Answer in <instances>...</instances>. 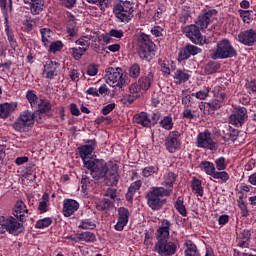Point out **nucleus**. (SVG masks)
I'll return each mask as SVG.
<instances>
[{
	"label": "nucleus",
	"instance_id": "1",
	"mask_svg": "<svg viewBox=\"0 0 256 256\" xmlns=\"http://www.w3.org/2000/svg\"><path fill=\"white\" fill-rule=\"evenodd\" d=\"M86 169L90 171L91 177L95 181H108L110 185H117L119 181V172L117 165L107 164L103 159H93L90 166H86Z\"/></svg>",
	"mask_w": 256,
	"mask_h": 256
},
{
	"label": "nucleus",
	"instance_id": "2",
	"mask_svg": "<svg viewBox=\"0 0 256 256\" xmlns=\"http://www.w3.org/2000/svg\"><path fill=\"white\" fill-rule=\"evenodd\" d=\"M170 196L171 190H165V187H152L146 194L147 205L152 211H159L165 205V200L161 198Z\"/></svg>",
	"mask_w": 256,
	"mask_h": 256
},
{
	"label": "nucleus",
	"instance_id": "3",
	"mask_svg": "<svg viewBox=\"0 0 256 256\" xmlns=\"http://www.w3.org/2000/svg\"><path fill=\"white\" fill-rule=\"evenodd\" d=\"M155 53H157V46L155 43L151 41L147 34H141L138 38V54L140 59L151 61V59L155 57Z\"/></svg>",
	"mask_w": 256,
	"mask_h": 256
},
{
	"label": "nucleus",
	"instance_id": "4",
	"mask_svg": "<svg viewBox=\"0 0 256 256\" xmlns=\"http://www.w3.org/2000/svg\"><path fill=\"white\" fill-rule=\"evenodd\" d=\"M104 79L109 85V87H113L115 89H120L123 91L125 87H127V80L125 77H123V69L117 67L113 68L110 67L106 70V74L104 76Z\"/></svg>",
	"mask_w": 256,
	"mask_h": 256
},
{
	"label": "nucleus",
	"instance_id": "5",
	"mask_svg": "<svg viewBox=\"0 0 256 256\" xmlns=\"http://www.w3.org/2000/svg\"><path fill=\"white\" fill-rule=\"evenodd\" d=\"M113 13L120 23H129L135 17V8L131 1H124L114 6Z\"/></svg>",
	"mask_w": 256,
	"mask_h": 256
},
{
	"label": "nucleus",
	"instance_id": "6",
	"mask_svg": "<svg viewBox=\"0 0 256 256\" xmlns=\"http://www.w3.org/2000/svg\"><path fill=\"white\" fill-rule=\"evenodd\" d=\"M233 57H237V50L233 48L228 39L218 42L216 49L211 54V59H231Z\"/></svg>",
	"mask_w": 256,
	"mask_h": 256
},
{
	"label": "nucleus",
	"instance_id": "7",
	"mask_svg": "<svg viewBox=\"0 0 256 256\" xmlns=\"http://www.w3.org/2000/svg\"><path fill=\"white\" fill-rule=\"evenodd\" d=\"M33 125H35V113L25 110L20 113L19 117L12 124V127L15 129V131L23 133V131H28L31 129Z\"/></svg>",
	"mask_w": 256,
	"mask_h": 256
},
{
	"label": "nucleus",
	"instance_id": "8",
	"mask_svg": "<svg viewBox=\"0 0 256 256\" xmlns=\"http://www.w3.org/2000/svg\"><path fill=\"white\" fill-rule=\"evenodd\" d=\"M6 231L12 235L21 233L23 231V224L19 223L17 218L13 216H0V233H6Z\"/></svg>",
	"mask_w": 256,
	"mask_h": 256
},
{
	"label": "nucleus",
	"instance_id": "9",
	"mask_svg": "<svg viewBox=\"0 0 256 256\" xmlns=\"http://www.w3.org/2000/svg\"><path fill=\"white\" fill-rule=\"evenodd\" d=\"M199 168L204 171L206 175H209V177H212L213 179H220L222 183H227L229 179V173L217 171V168L213 162L202 161L199 165Z\"/></svg>",
	"mask_w": 256,
	"mask_h": 256
},
{
	"label": "nucleus",
	"instance_id": "10",
	"mask_svg": "<svg viewBox=\"0 0 256 256\" xmlns=\"http://www.w3.org/2000/svg\"><path fill=\"white\" fill-rule=\"evenodd\" d=\"M96 147L97 142H95V140H88L87 144L78 147V153L82 159L84 167H91V163H93V158H91V156Z\"/></svg>",
	"mask_w": 256,
	"mask_h": 256
},
{
	"label": "nucleus",
	"instance_id": "11",
	"mask_svg": "<svg viewBox=\"0 0 256 256\" xmlns=\"http://www.w3.org/2000/svg\"><path fill=\"white\" fill-rule=\"evenodd\" d=\"M153 251L160 256H173L177 253V242L169 240L157 241Z\"/></svg>",
	"mask_w": 256,
	"mask_h": 256
},
{
	"label": "nucleus",
	"instance_id": "12",
	"mask_svg": "<svg viewBox=\"0 0 256 256\" xmlns=\"http://www.w3.org/2000/svg\"><path fill=\"white\" fill-rule=\"evenodd\" d=\"M183 34L190 39L192 43H195V45H205L207 43V39L203 37L201 34V30L197 25H188L185 26L183 29Z\"/></svg>",
	"mask_w": 256,
	"mask_h": 256
},
{
	"label": "nucleus",
	"instance_id": "13",
	"mask_svg": "<svg viewBox=\"0 0 256 256\" xmlns=\"http://www.w3.org/2000/svg\"><path fill=\"white\" fill-rule=\"evenodd\" d=\"M196 147H199L200 149H209L210 151L215 149L216 143L209 130H205L197 135Z\"/></svg>",
	"mask_w": 256,
	"mask_h": 256
},
{
	"label": "nucleus",
	"instance_id": "14",
	"mask_svg": "<svg viewBox=\"0 0 256 256\" xmlns=\"http://www.w3.org/2000/svg\"><path fill=\"white\" fill-rule=\"evenodd\" d=\"M181 133L179 131H172L169 133L168 137L165 140V148L170 153H177L181 149Z\"/></svg>",
	"mask_w": 256,
	"mask_h": 256
},
{
	"label": "nucleus",
	"instance_id": "15",
	"mask_svg": "<svg viewBox=\"0 0 256 256\" xmlns=\"http://www.w3.org/2000/svg\"><path fill=\"white\" fill-rule=\"evenodd\" d=\"M118 218L117 222L114 225L115 231H123L125 227H127V224L129 223V218L131 217V212H129V209L125 207H120L117 210Z\"/></svg>",
	"mask_w": 256,
	"mask_h": 256
},
{
	"label": "nucleus",
	"instance_id": "16",
	"mask_svg": "<svg viewBox=\"0 0 256 256\" xmlns=\"http://www.w3.org/2000/svg\"><path fill=\"white\" fill-rule=\"evenodd\" d=\"M245 119H247V108L238 107L237 110L232 115H230L229 123L234 127H243Z\"/></svg>",
	"mask_w": 256,
	"mask_h": 256
},
{
	"label": "nucleus",
	"instance_id": "17",
	"mask_svg": "<svg viewBox=\"0 0 256 256\" xmlns=\"http://www.w3.org/2000/svg\"><path fill=\"white\" fill-rule=\"evenodd\" d=\"M215 19H217V10L205 9L202 15L199 16L197 25H199L201 29H207V27H209V23H212Z\"/></svg>",
	"mask_w": 256,
	"mask_h": 256
},
{
	"label": "nucleus",
	"instance_id": "18",
	"mask_svg": "<svg viewBox=\"0 0 256 256\" xmlns=\"http://www.w3.org/2000/svg\"><path fill=\"white\" fill-rule=\"evenodd\" d=\"M238 41L243 45L251 47L256 43V30L249 29L238 34Z\"/></svg>",
	"mask_w": 256,
	"mask_h": 256
},
{
	"label": "nucleus",
	"instance_id": "19",
	"mask_svg": "<svg viewBox=\"0 0 256 256\" xmlns=\"http://www.w3.org/2000/svg\"><path fill=\"white\" fill-rule=\"evenodd\" d=\"M60 64L59 62L51 59H47L44 64L43 75L46 79H53L57 77V69H59Z\"/></svg>",
	"mask_w": 256,
	"mask_h": 256
},
{
	"label": "nucleus",
	"instance_id": "20",
	"mask_svg": "<svg viewBox=\"0 0 256 256\" xmlns=\"http://www.w3.org/2000/svg\"><path fill=\"white\" fill-rule=\"evenodd\" d=\"M76 211H79V202L73 199H64L62 210L64 217H71Z\"/></svg>",
	"mask_w": 256,
	"mask_h": 256
},
{
	"label": "nucleus",
	"instance_id": "21",
	"mask_svg": "<svg viewBox=\"0 0 256 256\" xmlns=\"http://www.w3.org/2000/svg\"><path fill=\"white\" fill-rule=\"evenodd\" d=\"M201 53V48L188 44L184 48H182L179 52V61H185L191 57V55H199Z\"/></svg>",
	"mask_w": 256,
	"mask_h": 256
},
{
	"label": "nucleus",
	"instance_id": "22",
	"mask_svg": "<svg viewBox=\"0 0 256 256\" xmlns=\"http://www.w3.org/2000/svg\"><path fill=\"white\" fill-rule=\"evenodd\" d=\"M170 231L171 222L169 220H163L161 226L157 229V241H167L169 239Z\"/></svg>",
	"mask_w": 256,
	"mask_h": 256
},
{
	"label": "nucleus",
	"instance_id": "23",
	"mask_svg": "<svg viewBox=\"0 0 256 256\" xmlns=\"http://www.w3.org/2000/svg\"><path fill=\"white\" fill-rule=\"evenodd\" d=\"M177 180V175L173 172H167L163 175L161 186L164 187L165 191H170L173 193V185H175V181Z\"/></svg>",
	"mask_w": 256,
	"mask_h": 256
},
{
	"label": "nucleus",
	"instance_id": "24",
	"mask_svg": "<svg viewBox=\"0 0 256 256\" xmlns=\"http://www.w3.org/2000/svg\"><path fill=\"white\" fill-rule=\"evenodd\" d=\"M18 105L17 102H5L0 104V119H7L11 113L17 111Z\"/></svg>",
	"mask_w": 256,
	"mask_h": 256
},
{
	"label": "nucleus",
	"instance_id": "25",
	"mask_svg": "<svg viewBox=\"0 0 256 256\" xmlns=\"http://www.w3.org/2000/svg\"><path fill=\"white\" fill-rule=\"evenodd\" d=\"M28 213L27 205H25L23 201L18 200L14 208V217L19 219V221H25V217H27Z\"/></svg>",
	"mask_w": 256,
	"mask_h": 256
},
{
	"label": "nucleus",
	"instance_id": "26",
	"mask_svg": "<svg viewBox=\"0 0 256 256\" xmlns=\"http://www.w3.org/2000/svg\"><path fill=\"white\" fill-rule=\"evenodd\" d=\"M251 239V232L249 230H242L237 234V245L240 249H247L249 247V240Z\"/></svg>",
	"mask_w": 256,
	"mask_h": 256
},
{
	"label": "nucleus",
	"instance_id": "27",
	"mask_svg": "<svg viewBox=\"0 0 256 256\" xmlns=\"http://www.w3.org/2000/svg\"><path fill=\"white\" fill-rule=\"evenodd\" d=\"M99 37L97 35H87L82 36L78 40L75 41L76 45H79L80 48L84 49V51H88L89 47L91 46V41H98Z\"/></svg>",
	"mask_w": 256,
	"mask_h": 256
},
{
	"label": "nucleus",
	"instance_id": "28",
	"mask_svg": "<svg viewBox=\"0 0 256 256\" xmlns=\"http://www.w3.org/2000/svg\"><path fill=\"white\" fill-rule=\"evenodd\" d=\"M26 5H30V12L32 15H39L43 11L45 4L43 0H23Z\"/></svg>",
	"mask_w": 256,
	"mask_h": 256
},
{
	"label": "nucleus",
	"instance_id": "29",
	"mask_svg": "<svg viewBox=\"0 0 256 256\" xmlns=\"http://www.w3.org/2000/svg\"><path fill=\"white\" fill-rule=\"evenodd\" d=\"M40 35L44 47H49L53 41V31L49 28H40Z\"/></svg>",
	"mask_w": 256,
	"mask_h": 256
},
{
	"label": "nucleus",
	"instance_id": "30",
	"mask_svg": "<svg viewBox=\"0 0 256 256\" xmlns=\"http://www.w3.org/2000/svg\"><path fill=\"white\" fill-rule=\"evenodd\" d=\"M134 123L142 125V127H151V119L145 112H140L134 116Z\"/></svg>",
	"mask_w": 256,
	"mask_h": 256
},
{
	"label": "nucleus",
	"instance_id": "31",
	"mask_svg": "<svg viewBox=\"0 0 256 256\" xmlns=\"http://www.w3.org/2000/svg\"><path fill=\"white\" fill-rule=\"evenodd\" d=\"M155 76L152 72L148 73L146 76L139 78L138 83L142 87V91H149L151 89V84Z\"/></svg>",
	"mask_w": 256,
	"mask_h": 256
},
{
	"label": "nucleus",
	"instance_id": "32",
	"mask_svg": "<svg viewBox=\"0 0 256 256\" xmlns=\"http://www.w3.org/2000/svg\"><path fill=\"white\" fill-rule=\"evenodd\" d=\"M174 79L178 85L181 83H187L188 79H191V74H189L186 70L177 69L174 72Z\"/></svg>",
	"mask_w": 256,
	"mask_h": 256
},
{
	"label": "nucleus",
	"instance_id": "33",
	"mask_svg": "<svg viewBox=\"0 0 256 256\" xmlns=\"http://www.w3.org/2000/svg\"><path fill=\"white\" fill-rule=\"evenodd\" d=\"M4 25H5V31L8 37V41L10 42L12 49H16L17 42L15 41V36L13 35V32L9 30V18L4 19Z\"/></svg>",
	"mask_w": 256,
	"mask_h": 256
},
{
	"label": "nucleus",
	"instance_id": "34",
	"mask_svg": "<svg viewBox=\"0 0 256 256\" xmlns=\"http://www.w3.org/2000/svg\"><path fill=\"white\" fill-rule=\"evenodd\" d=\"M78 241H84L85 243H95L97 241V237L92 232H82L78 234Z\"/></svg>",
	"mask_w": 256,
	"mask_h": 256
},
{
	"label": "nucleus",
	"instance_id": "35",
	"mask_svg": "<svg viewBox=\"0 0 256 256\" xmlns=\"http://www.w3.org/2000/svg\"><path fill=\"white\" fill-rule=\"evenodd\" d=\"M191 187H192V191H194L196 195H198L199 197H203L204 190H203L201 180L197 178H193L191 181Z\"/></svg>",
	"mask_w": 256,
	"mask_h": 256
},
{
	"label": "nucleus",
	"instance_id": "36",
	"mask_svg": "<svg viewBox=\"0 0 256 256\" xmlns=\"http://www.w3.org/2000/svg\"><path fill=\"white\" fill-rule=\"evenodd\" d=\"M185 256H201L197 250V245L193 244L192 241L186 242V249L184 251Z\"/></svg>",
	"mask_w": 256,
	"mask_h": 256
},
{
	"label": "nucleus",
	"instance_id": "37",
	"mask_svg": "<svg viewBox=\"0 0 256 256\" xmlns=\"http://www.w3.org/2000/svg\"><path fill=\"white\" fill-rule=\"evenodd\" d=\"M95 227H97V224H95V220H91V219H82L80 220V223L78 225L79 229L91 230V231H93Z\"/></svg>",
	"mask_w": 256,
	"mask_h": 256
},
{
	"label": "nucleus",
	"instance_id": "38",
	"mask_svg": "<svg viewBox=\"0 0 256 256\" xmlns=\"http://www.w3.org/2000/svg\"><path fill=\"white\" fill-rule=\"evenodd\" d=\"M159 67L164 75H171V63L167 59L158 60Z\"/></svg>",
	"mask_w": 256,
	"mask_h": 256
},
{
	"label": "nucleus",
	"instance_id": "39",
	"mask_svg": "<svg viewBox=\"0 0 256 256\" xmlns=\"http://www.w3.org/2000/svg\"><path fill=\"white\" fill-rule=\"evenodd\" d=\"M209 93H211V88L205 86L202 90L192 93V97H196L199 101H205L209 97Z\"/></svg>",
	"mask_w": 256,
	"mask_h": 256
},
{
	"label": "nucleus",
	"instance_id": "40",
	"mask_svg": "<svg viewBox=\"0 0 256 256\" xmlns=\"http://www.w3.org/2000/svg\"><path fill=\"white\" fill-rule=\"evenodd\" d=\"M49 194L45 193L42 196V200L39 202L38 211L40 213H47L49 207Z\"/></svg>",
	"mask_w": 256,
	"mask_h": 256
},
{
	"label": "nucleus",
	"instance_id": "41",
	"mask_svg": "<svg viewBox=\"0 0 256 256\" xmlns=\"http://www.w3.org/2000/svg\"><path fill=\"white\" fill-rule=\"evenodd\" d=\"M238 13L243 23H251L253 21V11L251 10H238Z\"/></svg>",
	"mask_w": 256,
	"mask_h": 256
},
{
	"label": "nucleus",
	"instance_id": "42",
	"mask_svg": "<svg viewBox=\"0 0 256 256\" xmlns=\"http://www.w3.org/2000/svg\"><path fill=\"white\" fill-rule=\"evenodd\" d=\"M160 127L166 131H171L173 129V117L165 116L160 122Z\"/></svg>",
	"mask_w": 256,
	"mask_h": 256
},
{
	"label": "nucleus",
	"instance_id": "43",
	"mask_svg": "<svg viewBox=\"0 0 256 256\" xmlns=\"http://www.w3.org/2000/svg\"><path fill=\"white\" fill-rule=\"evenodd\" d=\"M77 31H79V28L77 27V24L75 23V20L72 17L68 21L67 33L70 37H75V35H77Z\"/></svg>",
	"mask_w": 256,
	"mask_h": 256
},
{
	"label": "nucleus",
	"instance_id": "44",
	"mask_svg": "<svg viewBox=\"0 0 256 256\" xmlns=\"http://www.w3.org/2000/svg\"><path fill=\"white\" fill-rule=\"evenodd\" d=\"M71 55L75 61H79L87 51L81 47H73L70 49Z\"/></svg>",
	"mask_w": 256,
	"mask_h": 256
},
{
	"label": "nucleus",
	"instance_id": "45",
	"mask_svg": "<svg viewBox=\"0 0 256 256\" xmlns=\"http://www.w3.org/2000/svg\"><path fill=\"white\" fill-rule=\"evenodd\" d=\"M215 168L217 169L218 172H222L225 171V169H227V162L225 157L221 156L219 158H217L215 161Z\"/></svg>",
	"mask_w": 256,
	"mask_h": 256
},
{
	"label": "nucleus",
	"instance_id": "46",
	"mask_svg": "<svg viewBox=\"0 0 256 256\" xmlns=\"http://www.w3.org/2000/svg\"><path fill=\"white\" fill-rule=\"evenodd\" d=\"M155 173H159V167L157 166H147L142 170V177H152Z\"/></svg>",
	"mask_w": 256,
	"mask_h": 256
},
{
	"label": "nucleus",
	"instance_id": "47",
	"mask_svg": "<svg viewBox=\"0 0 256 256\" xmlns=\"http://www.w3.org/2000/svg\"><path fill=\"white\" fill-rule=\"evenodd\" d=\"M53 223V220L49 217L40 219L36 222L35 228L36 229H47Z\"/></svg>",
	"mask_w": 256,
	"mask_h": 256
},
{
	"label": "nucleus",
	"instance_id": "48",
	"mask_svg": "<svg viewBox=\"0 0 256 256\" xmlns=\"http://www.w3.org/2000/svg\"><path fill=\"white\" fill-rule=\"evenodd\" d=\"M49 49L48 51L50 53H57L63 49V42L61 40L55 41V42H50L48 45Z\"/></svg>",
	"mask_w": 256,
	"mask_h": 256
},
{
	"label": "nucleus",
	"instance_id": "49",
	"mask_svg": "<svg viewBox=\"0 0 256 256\" xmlns=\"http://www.w3.org/2000/svg\"><path fill=\"white\" fill-rule=\"evenodd\" d=\"M37 107L40 113H47L51 109V104L47 100L39 99Z\"/></svg>",
	"mask_w": 256,
	"mask_h": 256
},
{
	"label": "nucleus",
	"instance_id": "50",
	"mask_svg": "<svg viewBox=\"0 0 256 256\" xmlns=\"http://www.w3.org/2000/svg\"><path fill=\"white\" fill-rule=\"evenodd\" d=\"M143 90V88L141 87V84L138 83H133L129 86V92L131 95H134L136 97H140L141 96V91Z\"/></svg>",
	"mask_w": 256,
	"mask_h": 256
},
{
	"label": "nucleus",
	"instance_id": "51",
	"mask_svg": "<svg viewBox=\"0 0 256 256\" xmlns=\"http://www.w3.org/2000/svg\"><path fill=\"white\" fill-rule=\"evenodd\" d=\"M26 99L30 103L31 107H37V104L39 103V98L33 91H28L26 93Z\"/></svg>",
	"mask_w": 256,
	"mask_h": 256
},
{
	"label": "nucleus",
	"instance_id": "52",
	"mask_svg": "<svg viewBox=\"0 0 256 256\" xmlns=\"http://www.w3.org/2000/svg\"><path fill=\"white\" fill-rule=\"evenodd\" d=\"M174 207L182 217H187V208H185V204H183V200H177L174 204Z\"/></svg>",
	"mask_w": 256,
	"mask_h": 256
},
{
	"label": "nucleus",
	"instance_id": "53",
	"mask_svg": "<svg viewBox=\"0 0 256 256\" xmlns=\"http://www.w3.org/2000/svg\"><path fill=\"white\" fill-rule=\"evenodd\" d=\"M141 75V66L139 64H133L129 69V76L132 79H137Z\"/></svg>",
	"mask_w": 256,
	"mask_h": 256
},
{
	"label": "nucleus",
	"instance_id": "54",
	"mask_svg": "<svg viewBox=\"0 0 256 256\" xmlns=\"http://www.w3.org/2000/svg\"><path fill=\"white\" fill-rule=\"evenodd\" d=\"M206 105L211 111H217L221 109V105H223V101L214 99L207 102Z\"/></svg>",
	"mask_w": 256,
	"mask_h": 256
},
{
	"label": "nucleus",
	"instance_id": "55",
	"mask_svg": "<svg viewBox=\"0 0 256 256\" xmlns=\"http://www.w3.org/2000/svg\"><path fill=\"white\" fill-rule=\"evenodd\" d=\"M223 89H224L223 85H216L212 90V93L214 94V96L219 97L221 101L225 99V93L222 92Z\"/></svg>",
	"mask_w": 256,
	"mask_h": 256
},
{
	"label": "nucleus",
	"instance_id": "56",
	"mask_svg": "<svg viewBox=\"0 0 256 256\" xmlns=\"http://www.w3.org/2000/svg\"><path fill=\"white\" fill-rule=\"evenodd\" d=\"M182 105L187 109L191 107V95L187 93V90L182 91Z\"/></svg>",
	"mask_w": 256,
	"mask_h": 256
},
{
	"label": "nucleus",
	"instance_id": "57",
	"mask_svg": "<svg viewBox=\"0 0 256 256\" xmlns=\"http://www.w3.org/2000/svg\"><path fill=\"white\" fill-rule=\"evenodd\" d=\"M86 73H87V75H89V77H95V75H97L99 73V65H97V64H90L87 67Z\"/></svg>",
	"mask_w": 256,
	"mask_h": 256
},
{
	"label": "nucleus",
	"instance_id": "58",
	"mask_svg": "<svg viewBox=\"0 0 256 256\" xmlns=\"http://www.w3.org/2000/svg\"><path fill=\"white\" fill-rule=\"evenodd\" d=\"M135 99H137V97L135 96V94H124L122 96V103L124 105H131L133 103V101H135Z\"/></svg>",
	"mask_w": 256,
	"mask_h": 256
},
{
	"label": "nucleus",
	"instance_id": "59",
	"mask_svg": "<svg viewBox=\"0 0 256 256\" xmlns=\"http://www.w3.org/2000/svg\"><path fill=\"white\" fill-rule=\"evenodd\" d=\"M87 3L97 4L99 5L100 9L104 11V9H107L109 7V1L107 0H86Z\"/></svg>",
	"mask_w": 256,
	"mask_h": 256
},
{
	"label": "nucleus",
	"instance_id": "60",
	"mask_svg": "<svg viewBox=\"0 0 256 256\" xmlns=\"http://www.w3.org/2000/svg\"><path fill=\"white\" fill-rule=\"evenodd\" d=\"M81 185L82 191H87L91 187V179L87 175H82Z\"/></svg>",
	"mask_w": 256,
	"mask_h": 256
},
{
	"label": "nucleus",
	"instance_id": "61",
	"mask_svg": "<svg viewBox=\"0 0 256 256\" xmlns=\"http://www.w3.org/2000/svg\"><path fill=\"white\" fill-rule=\"evenodd\" d=\"M141 185V180H137L130 185L128 190L130 191V193H137V191L141 189Z\"/></svg>",
	"mask_w": 256,
	"mask_h": 256
},
{
	"label": "nucleus",
	"instance_id": "62",
	"mask_svg": "<svg viewBox=\"0 0 256 256\" xmlns=\"http://www.w3.org/2000/svg\"><path fill=\"white\" fill-rule=\"evenodd\" d=\"M110 37H115L116 39H121L124 35L123 30L111 29L109 31Z\"/></svg>",
	"mask_w": 256,
	"mask_h": 256
},
{
	"label": "nucleus",
	"instance_id": "63",
	"mask_svg": "<svg viewBox=\"0 0 256 256\" xmlns=\"http://www.w3.org/2000/svg\"><path fill=\"white\" fill-rule=\"evenodd\" d=\"M105 197H109L110 199H112V201H115V199L117 198V190L113 188H108L105 192Z\"/></svg>",
	"mask_w": 256,
	"mask_h": 256
},
{
	"label": "nucleus",
	"instance_id": "64",
	"mask_svg": "<svg viewBox=\"0 0 256 256\" xmlns=\"http://www.w3.org/2000/svg\"><path fill=\"white\" fill-rule=\"evenodd\" d=\"M247 91L250 95H256V81L247 84Z\"/></svg>",
	"mask_w": 256,
	"mask_h": 256
}]
</instances>
